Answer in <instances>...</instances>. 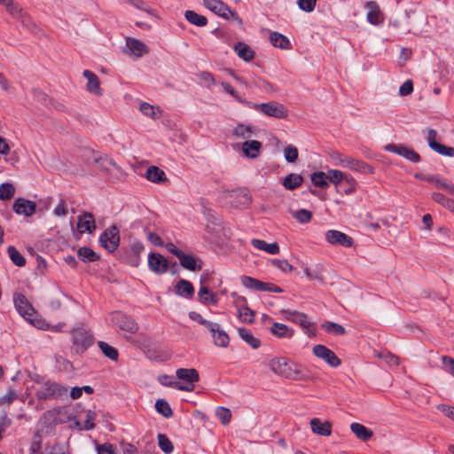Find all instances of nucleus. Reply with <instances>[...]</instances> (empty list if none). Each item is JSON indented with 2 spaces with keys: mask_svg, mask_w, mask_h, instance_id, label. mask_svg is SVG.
<instances>
[{
  "mask_svg": "<svg viewBox=\"0 0 454 454\" xmlns=\"http://www.w3.org/2000/svg\"><path fill=\"white\" fill-rule=\"evenodd\" d=\"M269 367L273 373L288 380H303L306 379L297 365L293 367L291 363L284 357L272 358L269 362Z\"/></svg>",
  "mask_w": 454,
  "mask_h": 454,
  "instance_id": "f257e3e1",
  "label": "nucleus"
},
{
  "mask_svg": "<svg viewBox=\"0 0 454 454\" xmlns=\"http://www.w3.org/2000/svg\"><path fill=\"white\" fill-rule=\"evenodd\" d=\"M221 197L226 204L235 209L247 208L252 202V196L245 189L224 191Z\"/></svg>",
  "mask_w": 454,
  "mask_h": 454,
  "instance_id": "f03ea898",
  "label": "nucleus"
},
{
  "mask_svg": "<svg viewBox=\"0 0 454 454\" xmlns=\"http://www.w3.org/2000/svg\"><path fill=\"white\" fill-rule=\"evenodd\" d=\"M35 395L39 401L62 399L67 395V387L54 381H47L37 389Z\"/></svg>",
  "mask_w": 454,
  "mask_h": 454,
  "instance_id": "7ed1b4c3",
  "label": "nucleus"
},
{
  "mask_svg": "<svg viewBox=\"0 0 454 454\" xmlns=\"http://www.w3.org/2000/svg\"><path fill=\"white\" fill-rule=\"evenodd\" d=\"M252 107L263 115L275 119H286L289 115L288 108L278 101L254 104Z\"/></svg>",
  "mask_w": 454,
  "mask_h": 454,
  "instance_id": "20e7f679",
  "label": "nucleus"
},
{
  "mask_svg": "<svg viewBox=\"0 0 454 454\" xmlns=\"http://www.w3.org/2000/svg\"><path fill=\"white\" fill-rule=\"evenodd\" d=\"M203 4L216 15L225 20H229L231 17L239 25H242V20L223 2L220 0H203Z\"/></svg>",
  "mask_w": 454,
  "mask_h": 454,
  "instance_id": "39448f33",
  "label": "nucleus"
},
{
  "mask_svg": "<svg viewBox=\"0 0 454 454\" xmlns=\"http://www.w3.org/2000/svg\"><path fill=\"white\" fill-rule=\"evenodd\" d=\"M110 317L111 323L120 330L129 333H136L138 331L137 323L130 316L121 311H114L111 313Z\"/></svg>",
  "mask_w": 454,
  "mask_h": 454,
  "instance_id": "423d86ee",
  "label": "nucleus"
},
{
  "mask_svg": "<svg viewBox=\"0 0 454 454\" xmlns=\"http://www.w3.org/2000/svg\"><path fill=\"white\" fill-rule=\"evenodd\" d=\"M176 377L180 380H184L185 384H181L177 382L175 385V387L182 390V391H188L191 392L194 389V383L199 381L200 377L197 370L191 368V369H184L180 368L177 369L176 372Z\"/></svg>",
  "mask_w": 454,
  "mask_h": 454,
  "instance_id": "0eeeda50",
  "label": "nucleus"
},
{
  "mask_svg": "<svg viewBox=\"0 0 454 454\" xmlns=\"http://www.w3.org/2000/svg\"><path fill=\"white\" fill-rule=\"evenodd\" d=\"M72 334L74 349L77 354L83 353L93 343L92 335L83 327L74 329Z\"/></svg>",
  "mask_w": 454,
  "mask_h": 454,
  "instance_id": "6e6552de",
  "label": "nucleus"
},
{
  "mask_svg": "<svg viewBox=\"0 0 454 454\" xmlns=\"http://www.w3.org/2000/svg\"><path fill=\"white\" fill-rule=\"evenodd\" d=\"M101 246L108 250L114 252L117 249L120 243L119 230L115 225L108 227L99 238Z\"/></svg>",
  "mask_w": 454,
  "mask_h": 454,
  "instance_id": "1a4fd4ad",
  "label": "nucleus"
},
{
  "mask_svg": "<svg viewBox=\"0 0 454 454\" xmlns=\"http://www.w3.org/2000/svg\"><path fill=\"white\" fill-rule=\"evenodd\" d=\"M84 157L88 164H90V161L97 163L103 171L108 172L109 166H112L118 170L120 169V167L116 164V162L106 154L103 155L91 150H86L84 153Z\"/></svg>",
  "mask_w": 454,
  "mask_h": 454,
  "instance_id": "9d476101",
  "label": "nucleus"
},
{
  "mask_svg": "<svg viewBox=\"0 0 454 454\" xmlns=\"http://www.w3.org/2000/svg\"><path fill=\"white\" fill-rule=\"evenodd\" d=\"M325 237L327 243L331 246L351 247L354 245V239L350 236L337 230H328Z\"/></svg>",
  "mask_w": 454,
  "mask_h": 454,
  "instance_id": "9b49d317",
  "label": "nucleus"
},
{
  "mask_svg": "<svg viewBox=\"0 0 454 454\" xmlns=\"http://www.w3.org/2000/svg\"><path fill=\"white\" fill-rule=\"evenodd\" d=\"M206 231L215 238V242L219 246L223 245L231 237L230 231L215 222L207 224Z\"/></svg>",
  "mask_w": 454,
  "mask_h": 454,
  "instance_id": "f8f14e48",
  "label": "nucleus"
},
{
  "mask_svg": "<svg viewBox=\"0 0 454 454\" xmlns=\"http://www.w3.org/2000/svg\"><path fill=\"white\" fill-rule=\"evenodd\" d=\"M123 52L131 56H135L136 58H141L149 52V48L145 43L138 39L127 37L126 47L123 50Z\"/></svg>",
  "mask_w": 454,
  "mask_h": 454,
  "instance_id": "ddd939ff",
  "label": "nucleus"
},
{
  "mask_svg": "<svg viewBox=\"0 0 454 454\" xmlns=\"http://www.w3.org/2000/svg\"><path fill=\"white\" fill-rule=\"evenodd\" d=\"M313 354L324 360L332 367H337L340 364V359L335 355L333 351L324 345H316L313 348Z\"/></svg>",
  "mask_w": 454,
  "mask_h": 454,
  "instance_id": "4468645a",
  "label": "nucleus"
},
{
  "mask_svg": "<svg viewBox=\"0 0 454 454\" xmlns=\"http://www.w3.org/2000/svg\"><path fill=\"white\" fill-rule=\"evenodd\" d=\"M385 150L401 155L412 162H418L420 160V156L418 153L403 145L387 144L385 146Z\"/></svg>",
  "mask_w": 454,
  "mask_h": 454,
  "instance_id": "2eb2a0df",
  "label": "nucleus"
},
{
  "mask_svg": "<svg viewBox=\"0 0 454 454\" xmlns=\"http://www.w3.org/2000/svg\"><path fill=\"white\" fill-rule=\"evenodd\" d=\"M149 269L156 274H164L168 271V263L167 259L160 254L151 253L148 255Z\"/></svg>",
  "mask_w": 454,
  "mask_h": 454,
  "instance_id": "dca6fc26",
  "label": "nucleus"
},
{
  "mask_svg": "<svg viewBox=\"0 0 454 454\" xmlns=\"http://www.w3.org/2000/svg\"><path fill=\"white\" fill-rule=\"evenodd\" d=\"M82 75L87 80L86 90L97 97L102 96L103 90L101 89V82L98 75L90 70H84Z\"/></svg>",
  "mask_w": 454,
  "mask_h": 454,
  "instance_id": "f3484780",
  "label": "nucleus"
},
{
  "mask_svg": "<svg viewBox=\"0 0 454 454\" xmlns=\"http://www.w3.org/2000/svg\"><path fill=\"white\" fill-rule=\"evenodd\" d=\"M437 132L434 129H428L427 132V142L431 149L442 155L454 156V148L448 147L444 145L436 142Z\"/></svg>",
  "mask_w": 454,
  "mask_h": 454,
  "instance_id": "a211bd4d",
  "label": "nucleus"
},
{
  "mask_svg": "<svg viewBox=\"0 0 454 454\" xmlns=\"http://www.w3.org/2000/svg\"><path fill=\"white\" fill-rule=\"evenodd\" d=\"M367 9L366 19L372 25L377 26L384 21V15L379 4L374 1H369L365 4Z\"/></svg>",
  "mask_w": 454,
  "mask_h": 454,
  "instance_id": "6ab92c4d",
  "label": "nucleus"
},
{
  "mask_svg": "<svg viewBox=\"0 0 454 454\" xmlns=\"http://www.w3.org/2000/svg\"><path fill=\"white\" fill-rule=\"evenodd\" d=\"M77 220V230L81 234L92 233L96 230L95 218L91 213L84 212Z\"/></svg>",
  "mask_w": 454,
  "mask_h": 454,
  "instance_id": "aec40b11",
  "label": "nucleus"
},
{
  "mask_svg": "<svg viewBox=\"0 0 454 454\" xmlns=\"http://www.w3.org/2000/svg\"><path fill=\"white\" fill-rule=\"evenodd\" d=\"M35 209L36 204L32 200L19 198L13 203V210L18 215L31 216L35 214Z\"/></svg>",
  "mask_w": 454,
  "mask_h": 454,
  "instance_id": "412c9836",
  "label": "nucleus"
},
{
  "mask_svg": "<svg viewBox=\"0 0 454 454\" xmlns=\"http://www.w3.org/2000/svg\"><path fill=\"white\" fill-rule=\"evenodd\" d=\"M15 306L19 313L27 319L32 321L31 317L33 316L35 310L29 301L23 294H18L14 299Z\"/></svg>",
  "mask_w": 454,
  "mask_h": 454,
  "instance_id": "4be33fe9",
  "label": "nucleus"
},
{
  "mask_svg": "<svg viewBox=\"0 0 454 454\" xmlns=\"http://www.w3.org/2000/svg\"><path fill=\"white\" fill-rule=\"evenodd\" d=\"M311 431L318 435L329 436L332 434V424L329 421H322L314 418L309 421Z\"/></svg>",
  "mask_w": 454,
  "mask_h": 454,
  "instance_id": "5701e85b",
  "label": "nucleus"
},
{
  "mask_svg": "<svg viewBox=\"0 0 454 454\" xmlns=\"http://www.w3.org/2000/svg\"><path fill=\"white\" fill-rule=\"evenodd\" d=\"M262 144L257 140H248L242 144V152L248 158H256L261 152Z\"/></svg>",
  "mask_w": 454,
  "mask_h": 454,
  "instance_id": "b1692460",
  "label": "nucleus"
},
{
  "mask_svg": "<svg viewBox=\"0 0 454 454\" xmlns=\"http://www.w3.org/2000/svg\"><path fill=\"white\" fill-rule=\"evenodd\" d=\"M281 312L284 314H290L291 316H294V318H293V322L300 325L304 330H306V332L309 335H313V333L309 332L311 323L309 321L307 315H305L304 313L298 312V311H290V310H285V309H283Z\"/></svg>",
  "mask_w": 454,
  "mask_h": 454,
  "instance_id": "393cba45",
  "label": "nucleus"
},
{
  "mask_svg": "<svg viewBox=\"0 0 454 454\" xmlns=\"http://www.w3.org/2000/svg\"><path fill=\"white\" fill-rule=\"evenodd\" d=\"M350 430L359 440L363 442L369 441L373 435V432L371 429L356 422L350 425Z\"/></svg>",
  "mask_w": 454,
  "mask_h": 454,
  "instance_id": "a878e982",
  "label": "nucleus"
},
{
  "mask_svg": "<svg viewBox=\"0 0 454 454\" xmlns=\"http://www.w3.org/2000/svg\"><path fill=\"white\" fill-rule=\"evenodd\" d=\"M270 333L278 338L291 339L294 335L293 329L281 323H274L270 327Z\"/></svg>",
  "mask_w": 454,
  "mask_h": 454,
  "instance_id": "bb28decb",
  "label": "nucleus"
},
{
  "mask_svg": "<svg viewBox=\"0 0 454 454\" xmlns=\"http://www.w3.org/2000/svg\"><path fill=\"white\" fill-rule=\"evenodd\" d=\"M178 259L180 264L189 270L195 271L201 270V264L198 263L197 259L193 255L183 252Z\"/></svg>",
  "mask_w": 454,
  "mask_h": 454,
  "instance_id": "cd10ccee",
  "label": "nucleus"
},
{
  "mask_svg": "<svg viewBox=\"0 0 454 454\" xmlns=\"http://www.w3.org/2000/svg\"><path fill=\"white\" fill-rule=\"evenodd\" d=\"M251 244L254 248L265 251L270 254H277L279 253V247L277 243L268 244L264 240L254 239L251 240Z\"/></svg>",
  "mask_w": 454,
  "mask_h": 454,
  "instance_id": "c85d7f7f",
  "label": "nucleus"
},
{
  "mask_svg": "<svg viewBox=\"0 0 454 454\" xmlns=\"http://www.w3.org/2000/svg\"><path fill=\"white\" fill-rule=\"evenodd\" d=\"M214 332H211L212 337L214 339V342L216 346L226 348L229 345L230 338L228 334L222 329H220L219 325L215 323V327H214Z\"/></svg>",
  "mask_w": 454,
  "mask_h": 454,
  "instance_id": "c756f323",
  "label": "nucleus"
},
{
  "mask_svg": "<svg viewBox=\"0 0 454 454\" xmlns=\"http://www.w3.org/2000/svg\"><path fill=\"white\" fill-rule=\"evenodd\" d=\"M302 182L303 177L301 175L291 173L283 179L282 184L286 190L293 191L300 187Z\"/></svg>",
  "mask_w": 454,
  "mask_h": 454,
  "instance_id": "7c9ffc66",
  "label": "nucleus"
},
{
  "mask_svg": "<svg viewBox=\"0 0 454 454\" xmlns=\"http://www.w3.org/2000/svg\"><path fill=\"white\" fill-rule=\"evenodd\" d=\"M270 40L275 47H278L282 50H288L291 48V43L288 38L278 32H271L270 35Z\"/></svg>",
  "mask_w": 454,
  "mask_h": 454,
  "instance_id": "2f4dec72",
  "label": "nucleus"
},
{
  "mask_svg": "<svg viewBox=\"0 0 454 454\" xmlns=\"http://www.w3.org/2000/svg\"><path fill=\"white\" fill-rule=\"evenodd\" d=\"M238 333L239 337L247 343L251 348L256 349L260 347L261 341L254 336L251 331L246 328H239Z\"/></svg>",
  "mask_w": 454,
  "mask_h": 454,
  "instance_id": "473e14b6",
  "label": "nucleus"
},
{
  "mask_svg": "<svg viewBox=\"0 0 454 454\" xmlns=\"http://www.w3.org/2000/svg\"><path fill=\"white\" fill-rule=\"evenodd\" d=\"M234 50L239 55V58L243 59L245 61H250L254 57V52L253 50L246 43L239 42L235 44Z\"/></svg>",
  "mask_w": 454,
  "mask_h": 454,
  "instance_id": "72a5a7b5",
  "label": "nucleus"
},
{
  "mask_svg": "<svg viewBox=\"0 0 454 454\" xmlns=\"http://www.w3.org/2000/svg\"><path fill=\"white\" fill-rule=\"evenodd\" d=\"M145 176L149 181L153 183H161L167 180L164 171L156 166L149 167L146 170Z\"/></svg>",
  "mask_w": 454,
  "mask_h": 454,
  "instance_id": "f704fd0d",
  "label": "nucleus"
},
{
  "mask_svg": "<svg viewBox=\"0 0 454 454\" xmlns=\"http://www.w3.org/2000/svg\"><path fill=\"white\" fill-rule=\"evenodd\" d=\"M176 293L178 295L191 298L194 294V288L192 283L187 280L181 279L176 285Z\"/></svg>",
  "mask_w": 454,
  "mask_h": 454,
  "instance_id": "c9c22d12",
  "label": "nucleus"
},
{
  "mask_svg": "<svg viewBox=\"0 0 454 454\" xmlns=\"http://www.w3.org/2000/svg\"><path fill=\"white\" fill-rule=\"evenodd\" d=\"M96 419V413L92 411H87L85 413V418L83 419V422H80L79 420L75 421V427L79 430H90L94 428L95 424L93 423L94 419Z\"/></svg>",
  "mask_w": 454,
  "mask_h": 454,
  "instance_id": "e433bc0d",
  "label": "nucleus"
},
{
  "mask_svg": "<svg viewBox=\"0 0 454 454\" xmlns=\"http://www.w3.org/2000/svg\"><path fill=\"white\" fill-rule=\"evenodd\" d=\"M289 213L292 216L300 223H308L312 219V212L308 209L292 210L289 209Z\"/></svg>",
  "mask_w": 454,
  "mask_h": 454,
  "instance_id": "4c0bfd02",
  "label": "nucleus"
},
{
  "mask_svg": "<svg viewBox=\"0 0 454 454\" xmlns=\"http://www.w3.org/2000/svg\"><path fill=\"white\" fill-rule=\"evenodd\" d=\"M198 296L200 302L206 305L210 303L215 304L217 302L215 294L210 292L209 289L205 286H200Z\"/></svg>",
  "mask_w": 454,
  "mask_h": 454,
  "instance_id": "58836bf2",
  "label": "nucleus"
},
{
  "mask_svg": "<svg viewBox=\"0 0 454 454\" xmlns=\"http://www.w3.org/2000/svg\"><path fill=\"white\" fill-rule=\"evenodd\" d=\"M184 17L190 23L198 27H204L207 24V19L205 16L200 15L193 11H186Z\"/></svg>",
  "mask_w": 454,
  "mask_h": 454,
  "instance_id": "ea45409f",
  "label": "nucleus"
},
{
  "mask_svg": "<svg viewBox=\"0 0 454 454\" xmlns=\"http://www.w3.org/2000/svg\"><path fill=\"white\" fill-rule=\"evenodd\" d=\"M311 182L313 184L319 188H325L328 186L327 172H315L311 175Z\"/></svg>",
  "mask_w": 454,
  "mask_h": 454,
  "instance_id": "a19ab883",
  "label": "nucleus"
},
{
  "mask_svg": "<svg viewBox=\"0 0 454 454\" xmlns=\"http://www.w3.org/2000/svg\"><path fill=\"white\" fill-rule=\"evenodd\" d=\"M140 111L143 114L151 117L153 119H158L161 116L160 111L158 107H154L149 103L144 102L140 105Z\"/></svg>",
  "mask_w": 454,
  "mask_h": 454,
  "instance_id": "79ce46f5",
  "label": "nucleus"
},
{
  "mask_svg": "<svg viewBox=\"0 0 454 454\" xmlns=\"http://www.w3.org/2000/svg\"><path fill=\"white\" fill-rule=\"evenodd\" d=\"M321 327L328 333L334 335H344L346 331L343 326L333 322L326 321L322 324Z\"/></svg>",
  "mask_w": 454,
  "mask_h": 454,
  "instance_id": "37998d69",
  "label": "nucleus"
},
{
  "mask_svg": "<svg viewBox=\"0 0 454 454\" xmlns=\"http://www.w3.org/2000/svg\"><path fill=\"white\" fill-rule=\"evenodd\" d=\"M78 256L82 262H95L98 259V255L87 247L79 248Z\"/></svg>",
  "mask_w": 454,
  "mask_h": 454,
  "instance_id": "c03bdc74",
  "label": "nucleus"
},
{
  "mask_svg": "<svg viewBox=\"0 0 454 454\" xmlns=\"http://www.w3.org/2000/svg\"><path fill=\"white\" fill-rule=\"evenodd\" d=\"M0 4L4 5L6 11L13 17L21 15L22 9L13 0H0Z\"/></svg>",
  "mask_w": 454,
  "mask_h": 454,
  "instance_id": "a18cd8bd",
  "label": "nucleus"
},
{
  "mask_svg": "<svg viewBox=\"0 0 454 454\" xmlns=\"http://www.w3.org/2000/svg\"><path fill=\"white\" fill-rule=\"evenodd\" d=\"M98 347H99L100 350L102 351V353L106 356H107L108 358H110L113 361H117L118 351L115 348L110 346L109 344H107L106 342H104V341H99Z\"/></svg>",
  "mask_w": 454,
  "mask_h": 454,
  "instance_id": "49530a36",
  "label": "nucleus"
},
{
  "mask_svg": "<svg viewBox=\"0 0 454 454\" xmlns=\"http://www.w3.org/2000/svg\"><path fill=\"white\" fill-rule=\"evenodd\" d=\"M156 411L165 418H170L173 414L172 409L164 399H158L155 403Z\"/></svg>",
  "mask_w": 454,
  "mask_h": 454,
  "instance_id": "de8ad7c7",
  "label": "nucleus"
},
{
  "mask_svg": "<svg viewBox=\"0 0 454 454\" xmlns=\"http://www.w3.org/2000/svg\"><path fill=\"white\" fill-rule=\"evenodd\" d=\"M238 317L243 323L252 324L254 320V311L247 306L239 309Z\"/></svg>",
  "mask_w": 454,
  "mask_h": 454,
  "instance_id": "09e8293b",
  "label": "nucleus"
},
{
  "mask_svg": "<svg viewBox=\"0 0 454 454\" xmlns=\"http://www.w3.org/2000/svg\"><path fill=\"white\" fill-rule=\"evenodd\" d=\"M15 193V187L11 183H4L0 185V200H11Z\"/></svg>",
  "mask_w": 454,
  "mask_h": 454,
  "instance_id": "8fccbe9b",
  "label": "nucleus"
},
{
  "mask_svg": "<svg viewBox=\"0 0 454 454\" xmlns=\"http://www.w3.org/2000/svg\"><path fill=\"white\" fill-rule=\"evenodd\" d=\"M253 132V127L247 126L244 124H238L233 129V136L238 138H247L249 137Z\"/></svg>",
  "mask_w": 454,
  "mask_h": 454,
  "instance_id": "3c124183",
  "label": "nucleus"
},
{
  "mask_svg": "<svg viewBox=\"0 0 454 454\" xmlns=\"http://www.w3.org/2000/svg\"><path fill=\"white\" fill-rule=\"evenodd\" d=\"M8 254H9L11 260L12 261V262L15 265H17L19 267H22L25 265V263H26L25 258L14 247H8Z\"/></svg>",
  "mask_w": 454,
  "mask_h": 454,
  "instance_id": "603ef678",
  "label": "nucleus"
},
{
  "mask_svg": "<svg viewBox=\"0 0 454 454\" xmlns=\"http://www.w3.org/2000/svg\"><path fill=\"white\" fill-rule=\"evenodd\" d=\"M377 356L382 359L389 366H397L399 365L400 359L394 354H391L387 351H383L377 354Z\"/></svg>",
  "mask_w": 454,
  "mask_h": 454,
  "instance_id": "864d4df0",
  "label": "nucleus"
},
{
  "mask_svg": "<svg viewBox=\"0 0 454 454\" xmlns=\"http://www.w3.org/2000/svg\"><path fill=\"white\" fill-rule=\"evenodd\" d=\"M189 317L192 320L196 321L199 324L206 326L210 332L215 331L214 327H215V323H212V322H209V321L204 319L203 317L200 313L195 312V311H191L189 313Z\"/></svg>",
  "mask_w": 454,
  "mask_h": 454,
  "instance_id": "5fc2aeb1",
  "label": "nucleus"
},
{
  "mask_svg": "<svg viewBox=\"0 0 454 454\" xmlns=\"http://www.w3.org/2000/svg\"><path fill=\"white\" fill-rule=\"evenodd\" d=\"M432 199L443 206L444 207H447L452 211H454V201L450 200L449 198L445 197L442 193L434 192L432 194Z\"/></svg>",
  "mask_w": 454,
  "mask_h": 454,
  "instance_id": "6e6d98bb",
  "label": "nucleus"
},
{
  "mask_svg": "<svg viewBox=\"0 0 454 454\" xmlns=\"http://www.w3.org/2000/svg\"><path fill=\"white\" fill-rule=\"evenodd\" d=\"M158 444L159 447L167 454H169L173 451V444L170 440L163 434H159L158 436Z\"/></svg>",
  "mask_w": 454,
  "mask_h": 454,
  "instance_id": "4d7b16f0",
  "label": "nucleus"
},
{
  "mask_svg": "<svg viewBox=\"0 0 454 454\" xmlns=\"http://www.w3.org/2000/svg\"><path fill=\"white\" fill-rule=\"evenodd\" d=\"M328 183L339 185L344 180V174L337 169H329L327 171Z\"/></svg>",
  "mask_w": 454,
  "mask_h": 454,
  "instance_id": "13d9d810",
  "label": "nucleus"
},
{
  "mask_svg": "<svg viewBox=\"0 0 454 454\" xmlns=\"http://www.w3.org/2000/svg\"><path fill=\"white\" fill-rule=\"evenodd\" d=\"M299 155L298 149L294 145H287L284 150V156L286 161L294 163L297 160Z\"/></svg>",
  "mask_w": 454,
  "mask_h": 454,
  "instance_id": "bf43d9fd",
  "label": "nucleus"
},
{
  "mask_svg": "<svg viewBox=\"0 0 454 454\" xmlns=\"http://www.w3.org/2000/svg\"><path fill=\"white\" fill-rule=\"evenodd\" d=\"M215 414L223 425L229 424L231 419V412L228 408L218 407L216 409Z\"/></svg>",
  "mask_w": 454,
  "mask_h": 454,
  "instance_id": "052dcab7",
  "label": "nucleus"
},
{
  "mask_svg": "<svg viewBox=\"0 0 454 454\" xmlns=\"http://www.w3.org/2000/svg\"><path fill=\"white\" fill-rule=\"evenodd\" d=\"M54 410H55V413L57 416V422L66 423L71 419L72 415L69 413L67 408L58 407V408H54Z\"/></svg>",
  "mask_w": 454,
  "mask_h": 454,
  "instance_id": "680f3d73",
  "label": "nucleus"
},
{
  "mask_svg": "<svg viewBox=\"0 0 454 454\" xmlns=\"http://www.w3.org/2000/svg\"><path fill=\"white\" fill-rule=\"evenodd\" d=\"M340 162L352 170H360L362 167H365V163L356 160L352 158H345L340 160Z\"/></svg>",
  "mask_w": 454,
  "mask_h": 454,
  "instance_id": "e2e57ef3",
  "label": "nucleus"
},
{
  "mask_svg": "<svg viewBox=\"0 0 454 454\" xmlns=\"http://www.w3.org/2000/svg\"><path fill=\"white\" fill-rule=\"evenodd\" d=\"M241 283L247 288L254 289L258 291L260 289L261 281L252 277H242Z\"/></svg>",
  "mask_w": 454,
  "mask_h": 454,
  "instance_id": "0e129e2a",
  "label": "nucleus"
},
{
  "mask_svg": "<svg viewBox=\"0 0 454 454\" xmlns=\"http://www.w3.org/2000/svg\"><path fill=\"white\" fill-rule=\"evenodd\" d=\"M18 398L17 393L10 389L7 391L5 395L0 397V405L2 406H9L14 400Z\"/></svg>",
  "mask_w": 454,
  "mask_h": 454,
  "instance_id": "69168bd1",
  "label": "nucleus"
},
{
  "mask_svg": "<svg viewBox=\"0 0 454 454\" xmlns=\"http://www.w3.org/2000/svg\"><path fill=\"white\" fill-rule=\"evenodd\" d=\"M41 419L43 424L47 426L59 424L54 409L45 411Z\"/></svg>",
  "mask_w": 454,
  "mask_h": 454,
  "instance_id": "338daca9",
  "label": "nucleus"
},
{
  "mask_svg": "<svg viewBox=\"0 0 454 454\" xmlns=\"http://www.w3.org/2000/svg\"><path fill=\"white\" fill-rule=\"evenodd\" d=\"M317 0H298L297 4L302 11L310 12L316 6Z\"/></svg>",
  "mask_w": 454,
  "mask_h": 454,
  "instance_id": "774afa93",
  "label": "nucleus"
}]
</instances>
